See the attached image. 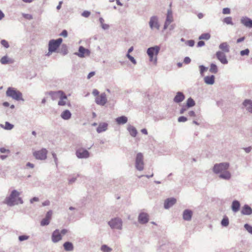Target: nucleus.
Masks as SVG:
<instances>
[{"mask_svg": "<svg viewBox=\"0 0 252 252\" xmlns=\"http://www.w3.org/2000/svg\"><path fill=\"white\" fill-rule=\"evenodd\" d=\"M90 54L91 51L89 49H86L82 46L79 47L78 52L74 53L75 55L82 58L90 56Z\"/></svg>", "mask_w": 252, "mask_h": 252, "instance_id": "9d476101", "label": "nucleus"}, {"mask_svg": "<svg viewBox=\"0 0 252 252\" xmlns=\"http://www.w3.org/2000/svg\"><path fill=\"white\" fill-rule=\"evenodd\" d=\"M187 120V118L185 116H180L178 118V121L179 123L186 122Z\"/></svg>", "mask_w": 252, "mask_h": 252, "instance_id": "603ef678", "label": "nucleus"}, {"mask_svg": "<svg viewBox=\"0 0 252 252\" xmlns=\"http://www.w3.org/2000/svg\"><path fill=\"white\" fill-rule=\"evenodd\" d=\"M188 107L186 106H183L180 110V114H183L185 113V111H187Z\"/></svg>", "mask_w": 252, "mask_h": 252, "instance_id": "69168bd1", "label": "nucleus"}, {"mask_svg": "<svg viewBox=\"0 0 252 252\" xmlns=\"http://www.w3.org/2000/svg\"><path fill=\"white\" fill-rule=\"evenodd\" d=\"M185 98L184 94L181 92H178L173 98V101L177 103L182 102Z\"/></svg>", "mask_w": 252, "mask_h": 252, "instance_id": "4be33fe9", "label": "nucleus"}, {"mask_svg": "<svg viewBox=\"0 0 252 252\" xmlns=\"http://www.w3.org/2000/svg\"><path fill=\"white\" fill-rule=\"evenodd\" d=\"M108 224L113 229L122 230L123 228V221L119 218H114L108 222Z\"/></svg>", "mask_w": 252, "mask_h": 252, "instance_id": "7ed1b4c3", "label": "nucleus"}, {"mask_svg": "<svg viewBox=\"0 0 252 252\" xmlns=\"http://www.w3.org/2000/svg\"><path fill=\"white\" fill-rule=\"evenodd\" d=\"M126 57L132 63L134 64H136L137 63L135 59L131 56L130 54H127L126 55Z\"/></svg>", "mask_w": 252, "mask_h": 252, "instance_id": "49530a36", "label": "nucleus"}, {"mask_svg": "<svg viewBox=\"0 0 252 252\" xmlns=\"http://www.w3.org/2000/svg\"><path fill=\"white\" fill-rule=\"evenodd\" d=\"M176 202V199L174 198H169L166 199L164 203V208L168 209L173 205H174Z\"/></svg>", "mask_w": 252, "mask_h": 252, "instance_id": "aec40b11", "label": "nucleus"}, {"mask_svg": "<svg viewBox=\"0 0 252 252\" xmlns=\"http://www.w3.org/2000/svg\"><path fill=\"white\" fill-rule=\"evenodd\" d=\"M0 61L1 63L2 64H6L11 63L10 60L6 56L2 57Z\"/></svg>", "mask_w": 252, "mask_h": 252, "instance_id": "e433bc0d", "label": "nucleus"}, {"mask_svg": "<svg viewBox=\"0 0 252 252\" xmlns=\"http://www.w3.org/2000/svg\"><path fill=\"white\" fill-rule=\"evenodd\" d=\"M243 105L249 113L252 114V100L246 99L243 102Z\"/></svg>", "mask_w": 252, "mask_h": 252, "instance_id": "5701e85b", "label": "nucleus"}, {"mask_svg": "<svg viewBox=\"0 0 252 252\" xmlns=\"http://www.w3.org/2000/svg\"><path fill=\"white\" fill-rule=\"evenodd\" d=\"M223 22L227 25H230L233 26L234 23L232 22V18L231 17H227L223 19Z\"/></svg>", "mask_w": 252, "mask_h": 252, "instance_id": "c9c22d12", "label": "nucleus"}, {"mask_svg": "<svg viewBox=\"0 0 252 252\" xmlns=\"http://www.w3.org/2000/svg\"><path fill=\"white\" fill-rule=\"evenodd\" d=\"M77 177H72L68 179V183L70 184H71L74 183L76 180Z\"/></svg>", "mask_w": 252, "mask_h": 252, "instance_id": "774afa93", "label": "nucleus"}, {"mask_svg": "<svg viewBox=\"0 0 252 252\" xmlns=\"http://www.w3.org/2000/svg\"><path fill=\"white\" fill-rule=\"evenodd\" d=\"M219 177L224 180H229L231 177V174L228 170H226L220 174Z\"/></svg>", "mask_w": 252, "mask_h": 252, "instance_id": "393cba45", "label": "nucleus"}, {"mask_svg": "<svg viewBox=\"0 0 252 252\" xmlns=\"http://www.w3.org/2000/svg\"><path fill=\"white\" fill-rule=\"evenodd\" d=\"M0 152L1 153H9L10 151L8 149H6L5 148H0Z\"/></svg>", "mask_w": 252, "mask_h": 252, "instance_id": "e2e57ef3", "label": "nucleus"}, {"mask_svg": "<svg viewBox=\"0 0 252 252\" xmlns=\"http://www.w3.org/2000/svg\"><path fill=\"white\" fill-rule=\"evenodd\" d=\"M52 155L53 158H54L55 163L56 166H57L58 162V158L57 157V155L55 153H52Z\"/></svg>", "mask_w": 252, "mask_h": 252, "instance_id": "4d7b16f0", "label": "nucleus"}, {"mask_svg": "<svg viewBox=\"0 0 252 252\" xmlns=\"http://www.w3.org/2000/svg\"><path fill=\"white\" fill-rule=\"evenodd\" d=\"M52 214H53L52 211L49 210V211H48L47 212L45 218L48 219V220H49L50 221L51 218H52Z\"/></svg>", "mask_w": 252, "mask_h": 252, "instance_id": "8fccbe9b", "label": "nucleus"}, {"mask_svg": "<svg viewBox=\"0 0 252 252\" xmlns=\"http://www.w3.org/2000/svg\"><path fill=\"white\" fill-rule=\"evenodd\" d=\"M193 212L191 210L186 209L183 213V219L186 221H190L191 220Z\"/></svg>", "mask_w": 252, "mask_h": 252, "instance_id": "6ab92c4d", "label": "nucleus"}, {"mask_svg": "<svg viewBox=\"0 0 252 252\" xmlns=\"http://www.w3.org/2000/svg\"><path fill=\"white\" fill-rule=\"evenodd\" d=\"M22 16L24 18L28 20H32L33 18L32 16L29 14L23 13Z\"/></svg>", "mask_w": 252, "mask_h": 252, "instance_id": "864d4df0", "label": "nucleus"}, {"mask_svg": "<svg viewBox=\"0 0 252 252\" xmlns=\"http://www.w3.org/2000/svg\"><path fill=\"white\" fill-rule=\"evenodd\" d=\"M127 129L131 136L133 137H136L137 134V131L133 126L129 125L127 126Z\"/></svg>", "mask_w": 252, "mask_h": 252, "instance_id": "7c9ffc66", "label": "nucleus"}, {"mask_svg": "<svg viewBox=\"0 0 252 252\" xmlns=\"http://www.w3.org/2000/svg\"><path fill=\"white\" fill-rule=\"evenodd\" d=\"M173 18L172 16V12L170 9L168 10L166 20L163 26V30H166L169 25L173 22Z\"/></svg>", "mask_w": 252, "mask_h": 252, "instance_id": "ddd939ff", "label": "nucleus"}, {"mask_svg": "<svg viewBox=\"0 0 252 252\" xmlns=\"http://www.w3.org/2000/svg\"><path fill=\"white\" fill-rule=\"evenodd\" d=\"M249 53H250V50L249 49H246L245 50H242L240 51V55L242 56H244L245 55H248L249 54Z\"/></svg>", "mask_w": 252, "mask_h": 252, "instance_id": "3c124183", "label": "nucleus"}, {"mask_svg": "<svg viewBox=\"0 0 252 252\" xmlns=\"http://www.w3.org/2000/svg\"><path fill=\"white\" fill-rule=\"evenodd\" d=\"M108 124L106 123H100L96 129V131L98 133H101L106 131L107 129Z\"/></svg>", "mask_w": 252, "mask_h": 252, "instance_id": "a878e982", "label": "nucleus"}, {"mask_svg": "<svg viewBox=\"0 0 252 252\" xmlns=\"http://www.w3.org/2000/svg\"><path fill=\"white\" fill-rule=\"evenodd\" d=\"M64 93L62 91H50L48 94L51 96L52 99L55 100L58 98H60L61 96L63 95Z\"/></svg>", "mask_w": 252, "mask_h": 252, "instance_id": "a211bd4d", "label": "nucleus"}, {"mask_svg": "<svg viewBox=\"0 0 252 252\" xmlns=\"http://www.w3.org/2000/svg\"><path fill=\"white\" fill-rule=\"evenodd\" d=\"M240 208V203L239 201L237 200H233L231 204V209L234 213L237 212Z\"/></svg>", "mask_w": 252, "mask_h": 252, "instance_id": "b1692460", "label": "nucleus"}, {"mask_svg": "<svg viewBox=\"0 0 252 252\" xmlns=\"http://www.w3.org/2000/svg\"><path fill=\"white\" fill-rule=\"evenodd\" d=\"M64 249L66 251L71 252L74 249V246L73 244L70 242H66L63 245Z\"/></svg>", "mask_w": 252, "mask_h": 252, "instance_id": "2f4dec72", "label": "nucleus"}, {"mask_svg": "<svg viewBox=\"0 0 252 252\" xmlns=\"http://www.w3.org/2000/svg\"><path fill=\"white\" fill-rule=\"evenodd\" d=\"M63 41L62 38H59L57 39H51L49 41L48 44V51L49 53H53L60 47Z\"/></svg>", "mask_w": 252, "mask_h": 252, "instance_id": "39448f33", "label": "nucleus"}, {"mask_svg": "<svg viewBox=\"0 0 252 252\" xmlns=\"http://www.w3.org/2000/svg\"><path fill=\"white\" fill-rule=\"evenodd\" d=\"M225 53L219 51L216 52V56L217 59L222 64H225L228 63V61L224 54Z\"/></svg>", "mask_w": 252, "mask_h": 252, "instance_id": "4468645a", "label": "nucleus"}, {"mask_svg": "<svg viewBox=\"0 0 252 252\" xmlns=\"http://www.w3.org/2000/svg\"><path fill=\"white\" fill-rule=\"evenodd\" d=\"M47 153L48 151L46 149L42 148L40 150L34 151L33 155L37 159L45 160L47 158Z\"/></svg>", "mask_w": 252, "mask_h": 252, "instance_id": "6e6552de", "label": "nucleus"}, {"mask_svg": "<svg viewBox=\"0 0 252 252\" xmlns=\"http://www.w3.org/2000/svg\"><path fill=\"white\" fill-rule=\"evenodd\" d=\"M68 33L65 30H63L62 32L60 34V36H62L64 37H66L67 36Z\"/></svg>", "mask_w": 252, "mask_h": 252, "instance_id": "bf43d9fd", "label": "nucleus"}, {"mask_svg": "<svg viewBox=\"0 0 252 252\" xmlns=\"http://www.w3.org/2000/svg\"><path fill=\"white\" fill-rule=\"evenodd\" d=\"M188 115L190 117H195L196 116L195 113L193 111H189L188 113Z\"/></svg>", "mask_w": 252, "mask_h": 252, "instance_id": "680f3d73", "label": "nucleus"}, {"mask_svg": "<svg viewBox=\"0 0 252 252\" xmlns=\"http://www.w3.org/2000/svg\"><path fill=\"white\" fill-rule=\"evenodd\" d=\"M229 165V163L226 162L216 163L214 165L213 171L215 174H220L226 170H228Z\"/></svg>", "mask_w": 252, "mask_h": 252, "instance_id": "20e7f679", "label": "nucleus"}, {"mask_svg": "<svg viewBox=\"0 0 252 252\" xmlns=\"http://www.w3.org/2000/svg\"><path fill=\"white\" fill-rule=\"evenodd\" d=\"M6 95L7 96L11 97L13 99L17 101L24 100L22 97V94L14 88H8L6 92Z\"/></svg>", "mask_w": 252, "mask_h": 252, "instance_id": "f03ea898", "label": "nucleus"}, {"mask_svg": "<svg viewBox=\"0 0 252 252\" xmlns=\"http://www.w3.org/2000/svg\"><path fill=\"white\" fill-rule=\"evenodd\" d=\"M95 103L99 105L104 106L107 102L106 95L105 93L101 94L95 99Z\"/></svg>", "mask_w": 252, "mask_h": 252, "instance_id": "f8f14e48", "label": "nucleus"}, {"mask_svg": "<svg viewBox=\"0 0 252 252\" xmlns=\"http://www.w3.org/2000/svg\"><path fill=\"white\" fill-rule=\"evenodd\" d=\"M30 236L28 235H20L18 237V239L20 241L22 242L25 240H27L29 238Z\"/></svg>", "mask_w": 252, "mask_h": 252, "instance_id": "de8ad7c7", "label": "nucleus"}, {"mask_svg": "<svg viewBox=\"0 0 252 252\" xmlns=\"http://www.w3.org/2000/svg\"><path fill=\"white\" fill-rule=\"evenodd\" d=\"M186 43L190 47H193L194 45V41L193 40H189L187 41Z\"/></svg>", "mask_w": 252, "mask_h": 252, "instance_id": "5fc2aeb1", "label": "nucleus"}, {"mask_svg": "<svg viewBox=\"0 0 252 252\" xmlns=\"http://www.w3.org/2000/svg\"><path fill=\"white\" fill-rule=\"evenodd\" d=\"M1 44L5 48H8L9 47V45L8 42L5 39H2L1 40Z\"/></svg>", "mask_w": 252, "mask_h": 252, "instance_id": "09e8293b", "label": "nucleus"}, {"mask_svg": "<svg viewBox=\"0 0 252 252\" xmlns=\"http://www.w3.org/2000/svg\"><path fill=\"white\" fill-rule=\"evenodd\" d=\"M91 14V12L89 11H84L82 13V16L84 17H88Z\"/></svg>", "mask_w": 252, "mask_h": 252, "instance_id": "13d9d810", "label": "nucleus"}, {"mask_svg": "<svg viewBox=\"0 0 252 252\" xmlns=\"http://www.w3.org/2000/svg\"><path fill=\"white\" fill-rule=\"evenodd\" d=\"M14 127V125L10 124V123L8 122H6L5 123V126L4 127V128L6 130H11Z\"/></svg>", "mask_w": 252, "mask_h": 252, "instance_id": "79ce46f5", "label": "nucleus"}, {"mask_svg": "<svg viewBox=\"0 0 252 252\" xmlns=\"http://www.w3.org/2000/svg\"><path fill=\"white\" fill-rule=\"evenodd\" d=\"M190 62H191V60L189 57H186L184 58V62L185 63L189 64L190 63Z\"/></svg>", "mask_w": 252, "mask_h": 252, "instance_id": "0e129e2a", "label": "nucleus"}, {"mask_svg": "<svg viewBox=\"0 0 252 252\" xmlns=\"http://www.w3.org/2000/svg\"><path fill=\"white\" fill-rule=\"evenodd\" d=\"M241 23L247 28H252V20L246 16L241 17Z\"/></svg>", "mask_w": 252, "mask_h": 252, "instance_id": "f3484780", "label": "nucleus"}, {"mask_svg": "<svg viewBox=\"0 0 252 252\" xmlns=\"http://www.w3.org/2000/svg\"><path fill=\"white\" fill-rule=\"evenodd\" d=\"M100 249L103 252H111L112 251V249L106 245H102Z\"/></svg>", "mask_w": 252, "mask_h": 252, "instance_id": "ea45409f", "label": "nucleus"}, {"mask_svg": "<svg viewBox=\"0 0 252 252\" xmlns=\"http://www.w3.org/2000/svg\"><path fill=\"white\" fill-rule=\"evenodd\" d=\"M195 105V101L191 97H189L187 99L186 106L188 108L192 107L194 106Z\"/></svg>", "mask_w": 252, "mask_h": 252, "instance_id": "f704fd0d", "label": "nucleus"}, {"mask_svg": "<svg viewBox=\"0 0 252 252\" xmlns=\"http://www.w3.org/2000/svg\"><path fill=\"white\" fill-rule=\"evenodd\" d=\"M50 221L46 218L43 219L40 222L41 226H46L49 224Z\"/></svg>", "mask_w": 252, "mask_h": 252, "instance_id": "c03bdc74", "label": "nucleus"}, {"mask_svg": "<svg viewBox=\"0 0 252 252\" xmlns=\"http://www.w3.org/2000/svg\"><path fill=\"white\" fill-rule=\"evenodd\" d=\"M76 155L78 158H87L90 156V153L84 148H79L76 151Z\"/></svg>", "mask_w": 252, "mask_h": 252, "instance_id": "1a4fd4ad", "label": "nucleus"}, {"mask_svg": "<svg viewBox=\"0 0 252 252\" xmlns=\"http://www.w3.org/2000/svg\"><path fill=\"white\" fill-rule=\"evenodd\" d=\"M211 36L210 34L208 33H205L202 34L199 37V39H205L208 40L210 39Z\"/></svg>", "mask_w": 252, "mask_h": 252, "instance_id": "a19ab883", "label": "nucleus"}, {"mask_svg": "<svg viewBox=\"0 0 252 252\" xmlns=\"http://www.w3.org/2000/svg\"><path fill=\"white\" fill-rule=\"evenodd\" d=\"M149 25L151 30H159L160 28V24L158 22V17L157 16H152L150 19Z\"/></svg>", "mask_w": 252, "mask_h": 252, "instance_id": "423d86ee", "label": "nucleus"}, {"mask_svg": "<svg viewBox=\"0 0 252 252\" xmlns=\"http://www.w3.org/2000/svg\"><path fill=\"white\" fill-rule=\"evenodd\" d=\"M20 192L18 190L16 189L12 190L9 196L6 197L3 203L10 207L18 205L19 204H23L24 201L22 197H20Z\"/></svg>", "mask_w": 252, "mask_h": 252, "instance_id": "f257e3e1", "label": "nucleus"}, {"mask_svg": "<svg viewBox=\"0 0 252 252\" xmlns=\"http://www.w3.org/2000/svg\"><path fill=\"white\" fill-rule=\"evenodd\" d=\"M221 225L224 227H227L229 225V219L227 217H223L221 221Z\"/></svg>", "mask_w": 252, "mask_h": 252, "instance_id": "4c0bfd02", "label": "nucleus"}, {"mask_svg": "<svg viewBox=\"0 0 252 252\" xmlns=\"http://www.w3.org/2000/svg\"><path fill=\"white\" fill-rule=\"evenodd\" d=\"M51 238L52 242L55 243H57L62 240V236L61 235L59 229H56L53 232Z\"/></svg>", "mask_w": 252, "mask_h": 252, "instance_id": "dca6fc26", "label": "nucleus"}, {"mask_svg": "<svg viewBox=\"0 0 252 252\" xmlns=\"http://www.w3.org/2000/svg\"><path fill=\"white\" fill-rule=\"evenodd\" d=\"M209 71L212 73L216 74L218 71V68L217 65L213 63H211L210 64Z\"/></svg>", "mask_w": 252, "mask_h": 252, "instance_id": "72a5a7b5", "label": "nucleus"}, {"mask_svg": "<svg viewBox=\"0 0 252 252\" xmlns=\"http://www.w3.org/2000/svg\"><path fill=\"white\" fill-rule=\"evenodd\" d=\"M219 49L224 53H228L229 52V46L227 42H222L220 44Z\"/></svg>", "mask_w": 252, "mask_h": 252, "instance_id": "bb28decb", "label": "nucleus"}, {"mask_svg": "<svg viewBox=\"0 0 252 252\" xmlns=\"http://www.w3.org/2000/svg\"><path fill=\"white\" fill-rule=\"evenodd\" d=\"M101 26V27L102 28V29L104 30H108L109 29V25H108V24H102Z\"/></svg>", "mask_w": 252, "mask_h": 252, "instance_id": "052dcab7", "label": "nucleus"}, {"mask_svg": "<svg viewBox=\"0 0 252 252\" xmlns=\"http://www.w3.org/2000/svg\"><path fill=\"white\" fill-rule=\"evenodd\" d=\"M204 82L207 85H213L215 83V76H207L204 78Z\"/></svg>", "mask_w": 252, "mask_h": 252, "instance_id": "c85d7f7f", "label": "nucleus"}, {"mask_svg": "<svg viewBox=\"0 0 252 252\" xmlns=\"http://www.w3.org/2000/svg\"><path fill=\"white\" fill-rule=\"evenodd\" d=\"M61 117L64 120H68L70 119L71 113L68 110H65L61 113Z\"/></svg>", "mask_w": 252, "mask_h": 252, "instance_id": "c756f323", "label": "nucleus"}, {"mask_svg": "<svg viewBox=\"0 0 252 252\" xmlns=\"http://www.w3.org/2000/svg\"><path fill=\"white\" fill-rule=\"evenodd\" d=\"M222 13L223 14H229L230 13V9L229 8L226 7L222 9Z\"/></svg>", "mask_w": 252, "mask_h": 252, "instance_id": "6e6d98bb", "label": "nucleus"}, {"mask_svg": "<svg viewBox=\"0 0 252 252\" xmlns=\"http://www.w3.org/2000/svg\"><path fill=\"white\" fill-rule=\"evenodd\" d=\"M149 215L147 213L145 212H141L139 216L138 220L140 223L145 224L149 221Z\"/></svg>", "mask_w": 252, "mask_h": 252, "instance_id": "2eb2a0df", "label": "nucleus"}, {"mask_svg": "<svg viewBox=\"0 0 252 252\" xmlns=\"http://www.w3.org/2000/svg\"><path fill=\"white\" fill-rule=\"evenodd\" d=\"M115 121L118 125H124L127 123L128 119L126 116H122L117 118Z\"/></svg>", "mask_w": 252, "mask_h": 252, "instance_id": "cd10ccee", "label": "nucleus"}, {"mask_svg": "<svg viewBox=\"0 0 252 252\" xmlns=\"http://www.w3.org/2000/svg\"><path fill=\"white\" fill-rule=\"evenodd\" d=\"M244 150L247 153H249L251 152L252 149V147L251 146L246 147V148H243Z\"/></svg>", "mask_w": 252, "mask_h": 252, "instance_id": "338daca9", "label": "nucleus"}, {"mask_svg": "<svg viewBox=\"0 0 252 252\" xmlns=\"http://www.w3.org/2000/svg\"><path fill=\"white\" fill-rule=\"evenodd\" d=\"M244 228L250 233L252 234V226L250 224L246 223L244 225Z\"/></svg>", "mask_w": 252, "mask_h": 252, "instance_id": "a18cd8bd", "label": "nucleus"}, {"mask_svg": "<svg viewBox=\"0 0 252 252\" xmlns=\"http://www.w3.org/2000/svg\"><path fill=\"white\" fill-rule=\"evenodd\" d=\"M199 67L200 69V73L202 76H203L204 72L208 69V67H205L203 65H199Z\"/></svg>", "mask_w": 252, "mask_h": 252, "instance_id": "37998d69", "label": "nucleus"}, {"mask_svg": "<svg viewBox=\"0 0 252 252\" xmlns=\"http://www.w3.org/2000/svg\"><path fill=\"white\" fill-rule=\"evenodd\" d=\"M241 213L243 215H251L252 214V208L248 204H245L242 208Z\"/></svg>", "mask_w": 252, "mask_h": 252, "instance_id": "412c9836", "label": "nucleus"}, {"mask_svg": "<svg viewBox=\"0 0 252 252\" xmlns=\"http://www.w3.org/2000/svg\"><path fill=\"white\" fill-rule=\"evenodd\" d=\"M159 50L160 47L158 46L150 47L147 49V53L150 58V61L152 60L154 55L157 56L158 54Z\"/></svg>", "mask_w": 252, "mask_h": 252, "instance_id": "9b49d317", "label": "nucleus"}, {"mask_svg": "<svg viewBox=\"0 0 252 252\" xmlns=\"http://www.w3.org/2000/svg\"><path fill=\"white\" fill-rule=\"evenodd\" d=\"M60 100L58 101V104L59 106H64L66 104V100L67 99L66 95L64 93L62 96L59 98Z\"/></svg>", "mask_w": 252, "mask_h": 252, "instance_id": "473e14b6", "label": "nucleus"}, {"mask_svg": "<svg viewBox=\"0 0 252 252\" xmlns=\"http://www.w3.org/2000/svg\"><path fill=\"white\" fill-rule=\"evenodd\" d=\"M61 53L64 55H66L67 54V46L66 44H63L62 45L61 48Z\"/></svg>", "mask_w": 252, "mask_h": 252, "instance_id": "58836bf2", "label": "nucleus"}, {"mask_svg": "<svg viewBox=\"0 0 252 252\" xmlns=\"http://www.w3.org/2000/svg\"><path fill=\"white\" fill-rule=\"evenodd\" d=\"M135 168L139 171H142L144 169L143 156L141 153H139L136 155Z\"/></svg>", "mask_w": 252, "mask_h": 252, "instance_id": "0eeeda50", "label": "nucleus"}]
</instances>
